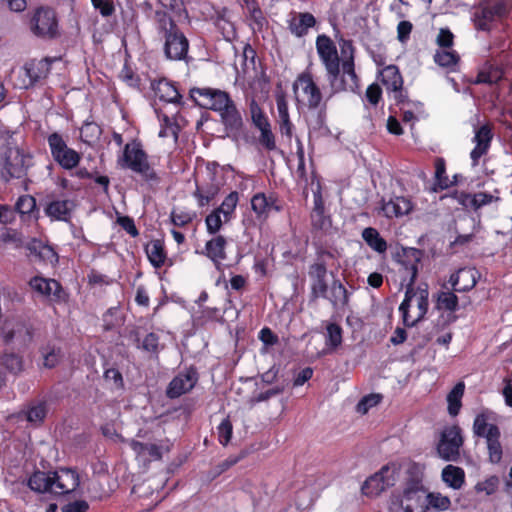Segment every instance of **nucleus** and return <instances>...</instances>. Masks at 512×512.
I'll return each instance as SVG.
<instances>
[{"instance_id":"f257e3e1","label":"nucleus","mask_w":512,"mask_h":512,"mask_svg":"<svg viewBox=\"0 0 512 512\" xmlns=\"http://www.w3.org/2000/svg\"><path fill=\"white\" fill-rule=\"evenodd\" d=\"M316 50L325 67L327 80L333 92L355 91L358 88V77L354 67V47L351 41H341V60L336 45L326 35L317 37Z\"/></svg>"},{"instance_id":"f03ea898","label":"nucleus","mask_w":512,"mask_h":512,"mask_svg":"<svg viewBox=\"0 0 512 512\" xmlns=\"http://www.w3.org/2000/svg\"><path fill=\"white\" fill-rule=\"evenodd\" d=\"M420 252L412 249L405 258L399 261V274L401 286L406 287L405 297L399 306L403 323L407 327H413L420 322L428 312L429 290L427 284L414 287L418 274Z\"/></svg>"},{"instance_id":"7ed1b4c3","label":"nucleus","mask_w":512,"mask_h":512,"mask_svg":"<svg viewBox=\"0 0 512 512\" xmlns=\"http://www.w3.org/2000/svg\"><path fill=\"white\" fill-rule=\"evenodd\" d=\"M191 97L201 107L219 113L223 123L230 129H238L242 118L234 102L225 91L210 87L193 88Z\"/></svg>"},{"instance_id":"20e7f679","label":"nucleus","mask_w":512,"mask_h":512,"mask_svg":"<svg viewBox=\"0 0 512 512\" xmlns=\"http://www.w3.org/2000/svg\"><path fill=\"white\" fill-rule=\"evenodd\" d=\"M78 473L70 468H60L54 472L36 471L28 479V486L38 493L55 495L69 494L79 486Z\"/></svg>"},{"instance_id":"39448f33","label":"nucleus","mask_w":512,"mask_h":512,"mask_svg":"<svg viewBox=\"0 0 512 512\" xmlns=\"http://www.w3.org/2000/svg\"><path fill=\"white\" fill-rule=\"evenodd\" d=\"M157 30L164 40V54L169 60H182L188 53L189 42L174 20L165 12L157 11Z\"/></svg>"},{"instance_id":"423d86ee","label":"nucleus","mask_w":512,"mask_h":512,"mask_svg":"<svg viewBox=\"0 0 512 512\" xmlns=\"http://www.w3.org/2000/svg\"><path fill=\"white\" fill-rule=\"evenodd\" d=\"M118 165L121 168L142 175L146 179L155 178V173L150 167L146 153L140 143L133 141L124 146L122 155L118 158Z\"/></svg>"},{"instance_id":"0eeeda50","label":"nucleus","mask_w":512,"mask_h":512,"mask_svg":"<svg viewBox=\"0 0 512 512\" xmlns=\"http://www.w3.org/2000/svg\"><path fill=\"white\" fill-rule=\"evenodd\" d=\"M293 92L298 104L317 108L322 101V93L309 73L300 74L293 84Z\"/></svg>"},{"instance_id":"6e6552de","label":"nucleus","mask_w":512,"mask_h":512,"mask_svg":"<svg viewBox=\"0 0 512 512\" xmlns=\"http://www.w3.org/2000/svg\"><path fill=\"white\" fill-rule=\"evenodd\" d=\"M511 5L512 0H484L482 6L474 13L475 26L480 30H489L491 23L504 16Z\"/></svg>"},{"instance_id":"1a4fd4ad","label":"nucleus","mask_w":512,"mask_h":512,"mask_svg":"<svg viewBox=\"0 0 512 512\" xmlns=\"http://www.w3.org/2000/svg\"><path fill=\"white\" fill-rule=\"evenodd\" d=\"M30 166V157L17 147H9L4 153L1 175L5 181L22 178Z\"/></svg>"},{"instance_id":"9d476101","label":"nucleus","mask_w":512,"mask_h":512,"mask_svg":"<svg viewBox=\"0 0 512 512\" xmlns=\"http://www.w3.org/2000/svg\"><path fill=\"white\" fill-rule=\"evenodd\" d=\"M463 444L461 429L456 426L444 428L441 433L437 452L446 461H456L460 455V447Z\"/></svg>"},{"instance_id":"9b49d317","label":"nucleus","mask_w":512,"mask_h":512,"mask_svg":"<svg viewBox=\"0 0 512 512\" xmlns=\"http://www.w3.org/2000/svg\"><path fill=\"white\" fill-rule=\"evenodd\" d=\"M2 337L6 344L26 347L34 339V330L23 321L9 320L2 327Z\"/></svg>"},{"instance_id":"f8f14e48","label":"nucleus","mask_w":512,"mask_h":512,"mask_svg":"<svg viewBox=\"0 0 512 512\" xmlns=\"http://www.w3.org/2000/svg\"><path fill=\"white\" fill-rule=\"evenodd\" d=\"M31 288L39 294L48 297L51 301L65 300V293L60 283L54 279L35 276L29 282Z\"/></svg>"},{"instance_id":"ddd939ff","label":"nucleus","mask_w":512,"mask_h":512,"mask_svg":"<svg viewBox=\"0 0 512 512\" xmlns=\"http://www.w3.org/2000/svg\"><path fill=\"white\" fill-rule=\"evenodd\" d=\"M32 23V29L36 35L52 37L56 34L57 22L55 13L51 9H38L33 17Z\"/></svg>"},{"instance_id":"4468645a","label":"nucleus","mask_w":512,"mask_h":512,"mask_svg":"<svg viewBox=\"0 0 512 512\" xmlns=\"http://www.w3.org/2000/svg\"><path fill=\"white\" fill-rule=\"evenodd\" d=\"M197 372L189 369L176 375L167 388V396L169 398H177L189 392L197 383Z\"/></svg>"},{"instance_id":"2eb2a0df","label":"nucleus","mask_w":512,"mask_h":512,"mask_svg":"<svg viewBox=\"0 0 512 512\" xmlns=\"http://www.w3.org/2000/svg\"><path fill=\"white\" fill-rule=\"evenodd\" d=\"M381 209L387 218L402 217L413 210V203L408 197L395 196L384 201Z\"/></svg>"},{"instance_id":"dca6fc26","label":"nucleus","mask_w":512,"mask_h":512,"mask_svg":"<svg viewBox=\"0 0 512 512\" xmlns=\"http://www.w3.org/2000/svg\"><path fill=\"white\" fill-rule=\"evenodd\" d=\"M475 147L470 153V157L472 160V166H476L478 164L479 159L485 155L490 147V143L492 140V133L488 126L484 125L480 127L474 136Z\"/></svg>"},{"instance_id":"f3484780","label":"nucleus","mask_w":512,"mask_h":512,"mask_svg":"<svg viewBox=\"0 0 512 512\" xmlns=\"http://www.w3.org/2000/svg\"><path fill=\"white\" fill-rule=\"evenodd\" d=\"M314 207L311 212L312 226L316 230L326 231L331 226L330 217L325 215L324 202L321 194L320 187L313 192Z\"/></svg>"},{"instance_id":"a211bd4d","label":"nucleus","mask_w":512,"mask_h":512,"mask_svg":"<svg viewBox=\"0 0 512 512\" xmlns=\"http://www.w3.org/2000/svg\"><path fill=\"white\" fill-rule=\"evenodd\" d=\"M316 24L315 17L308 12L290 14L288 20V28L290 32L296 37H303L308 33V30Z\"/></svg>"},{"instance_id":"6ab92c4d","label":"nucleus","mask_w":512,"mask_h":512,"mask_svg":"<svg viewBox=\"0 0 512 512\" xmlns=\"http://www.w3.org/2000/svg\"><path fill=\"white\" fill-rule=\"evenodd\" d=\"M226 245V238L216 234L206 242L202 254L207 256L218 267L226 259Z\"/></svg>"},{"instance_id":"aec40b11","label":"nucleus","mask_w":512,"mask_h":512,"mask_svg":"<svg viewBox=\"0 0 512 512\" xmlns=\"http://www.w3.org/2000/svg\"><path fill=\"white\" fill-rule=\"evenodd\" d=\"M276 106L278 113V125L281 135L286 136L289 140L293 135V124L290 120L288 111V102L284 94H278L276 96Z\"/></svg>"},{"instance_id":"412c9836","label":"nucleus","mask_w":512,"mask_h":512,"mask_svg":"<svg viewBox=\"0 0 512 512\" xmlns=\"http://www.w3.org/2000/svg\"><path fill=\"white\" fill-rule=\"evenodd\" d=\"M426 494L422 484L419 481H413L404 489L401 505L411 504L413 509L417 507L424 509Z\"/></svg>"},{"instance_id":"4be33fe9","label":"nucleus","mask_w":512,"mask_h":512,"mask_svg":"<svg viewBox=\"0 0 512 512\" xmlns=\"http://www.w3.org/2000/svg\"><path fill=\"white\" fill-rule=\"evenodd\" d=\"M28 250L31 257L46 264L54 265L58 262V256L54 249L49 245L43 244L41 241H31L28 245Z\"/></svg>"},{"instance_id":"5701e85b","label":"nucleus","mask_w":512,"mask_h":512,"mask_svg":"<svg viewBox=\"0 0 512 512\" xmlns=\"http://www.w3.org/2000/svg\"><path fill=\"white\" fill-rule=\"evenodd\" d=\"M435 308L446 312H455L458 309V297L446 284L435 295Z\"/></svg>"},{"instance_id":"b1692460","label":"nucleus","mask_w":512,"mask_h":512,"mask_svg":"<svg viewBox=\"0 0 512 512\" xmlns=\"http://www.w3.org/2000/svg\"><path fill=\"white\" fill-rule=\"evenodd\" d=\"M152 88L155 96L158 97L161 101L173 104L180 102L181 95L179 94L176 87L169 81L161 79L157 82H154L152 84Z\"/></svg>"},{"instance_id":"393cba45","label":"nucleus","mask_w":512,"mask_h":512,"mask_svg":"<svg viewBox=\"0 0 512 512\" xmlns=\"http://www.w3.org/2000/svg\"><path fill=\"white\" fill-rule=\"evenodd\" d=\"M441 479L449 488L459 490L465 484V472L462 468L449 464L443 468Z\"/></svg>"},{"instance_id":"a878e982","label":"nucleus","mask_w":512,"mask_h":512,"mask_svg":"<svg viewBox=\"0 0 512 512\" xmlns=\"http://www.w3.org/2000/svg\"><path fill=\"white\" fill-rule=\"evenodd\" d=\"M73 208L74 203L71 200H56L52 201L45 211L51 219L67 221Z\"/></svg>"},{"instance_id":"bb28decb","label":"nucleus","mask_w":512,"mask_h":512,"mask_svg":"<svg viewBox=\"0 0 512 512\" xmlns=\"http://www.w3.org/2000/svg\"><path fill=\"white\" fill-rule=\"evenodd\" d=\"M381 81L387 90L400 93L403 80L398 68L395 65H388L380 72Z\"/></svg>"},{"instance_id":"cd10ccee","label":"nucleus","mask_w":512,"mask_h":512,"mask_svg":"<svg viewBox=\"0 0 512 512\" xmlns=\"http://www.w3.org/2000/svg\"><path fill=\"white\" fill-rule=\"evenodd\" d=\"M362 238L366 244L377 253H385L387 242L380 236V233L372 227H367L362 231Z\"/></svg>"},{"instance_id":"c85d7f7f","label":"nucleus","mask_w":512,"mask_h":512,"mask_svg":"<svg viewBox=\"0 0 512 512\" xmlns=\"http://www.w3.org/2000/svg\"><path fill=\"white\" fill-rule=\"evenodd\" d=\"M251 207L258 217H266L274 208V200L263 193H258L252 197ZM275 209L278 210L277 207Z\"/></svg>"},{"instance_id":"c756f323","label":"nucleus","mask_w":512,"mask_h":512,"mask_svg":"<svg viewBox=\"0 0 512 512\" xmlns=\"http://www.w3.org/2000/svg\"><path fill=\"white\" fill-rule=\"evenodd\" d=\"M500 430L499 428H492L490 436L486 438L487 448L489 452V459L492 463H499L502 458V446L499 441Z\"/></svg>"},{"instance_id":"7c9ffc66","label":"nucleus","mask_w":512,"mask_h":512,"mask_svg":"<svg viewBox=\"0 0 512 512\" xmlns=\"http://www.w3.org/2000/svg\"><path fill=\"white\" fill-rule=\"evenodd\" d=\"M425 502V509H433L435 511H447L451 506L450 498L439 492L427 493Z\"/></svg>"},{"instance_id":"2f4dec72","label":"nucleus","mask_w":512,"mask_h":512,"mask_svg":"<svg viewBox=\"0 0 512 512\" xmlns=\"http://www.w3.org/2000/svg\"><path fill=\"white\" fill-rule=\"evenodd\" d=\"M490 413L488 411H483L479 413L473 422V432L476 436L487 438L490 436V432H492V428H498L494 424L488 423Z\"/></svg>"},{"instance_id":"473e14b6","label":"nucleus","mask_w":512,"mask_h":512,"mask_svg":"<svg viewBox=\"0 0 512 512\" xmlns=\"http://www.w3.org/2000/svg\"><path fill=\"white\" fill-rule=\"evenodd\" d=\"M0 364L12 374H18L24 368L22 356L15 352H4Z\"/></svg>"},{"instance_id":"72a5a7b5","label":"nucleus","mask_w":512,"mask_h":512,"mask_svg":"<svg viewBox=\"0 0 512 512\" xmlns=\"http://www.w3.org/2000/svg\"><path fill=\"white\" fill-rule=\"evenodd\" d=\"M465 385L463 382L457 383L447 396L448 412L451 416L458 415L461 408V399L464 394Z\"/></svg>"},{"instance_id":"f704fd0d","label":"nucleus","mask_w":512,"mask_h":512,"mask_svg":"<svg viewBox=\"0 0 512 512\" xmlns=\"http://www.w3.org/2000/svg\"><path fill=\"white\" fill-rule=\"evenodd\" d=\"M238 202V192L232 191L224 198L220 206L215 209L224 215V220H232L234 218Z\"/></svg>"},{"instance_id":"c9c22d12","label":"nucleus","mask_w":512,"mask_h":512,"mask_svg":"<svg viewBox=\"0 0 512 512\" xmlns=\"http://www.w3.org/2000/svg\"><path fill=\"white\" fill-rule=\"evenodd\" d=\"M146 253L149 261L154 267L159 268L164 264L166 255L163 245L159 240L152 241L148 244L146 247Z\"/></svg>"},{"instance_id":"e433bc0d","label":"nucleus","mask_w":512,"mask_h":512,"mask_svg":"<svg viewBox=\"0 0 512 512\" xmlns=\"http://www.w3.org/2000/svg\"><path fill=\"white\" fill-rule=\"evenodd\" d=\"M387 486L383 482V478L378 473L369 477L362 485V492L364 495L374 497L384 491Z\"/></svg>"},{"instance_id":"4c0bfd02","label":"nucleus","mask_w":512,"mask_h":512,"mask_svg":"<svg viewBox=\"0 0 512 512\" xmlns=\"http://www.w3.org/2000/svg\"><path fill=\"white\" fill-rule=\"evenodd\" d=\"M220 190L219 184H211L209 186H198L194 192V196L198 200V205L204 207L208 205L218 194Z\"/></svg>"},{"instance_id":"58836bf2","label":"nucleus","mask_w":512,"mask_h":512,"mask_svg":"<svg viewBox=\"0 0 512 512\" xmlns=\"http://www.w3.org/2000/svg\"><path fill=\"white\" fill-rule=\"evenodd\" d=\"M230 221L231 220H224V215L216 209L212 210L205 218L207 233L210 235H216L221 230L223 224Z\"/></svg>"},{"instance_id":"ea45409f","label":"nucleus","mask_w":512,"mask_h":512,"mask_svg":"<svg viewBox=\"0 0 512 512\" xmlns=\"http://www.w3.org/2000/svg\"><path fill=\"white\" fill-rule=\"evenodd\" d=\"M435 62L442 67L453 69L459 60V56L455 51L447 49H441L434 55Z\"/></svg>"},{"instance_id":"a19ab883","label":"nucleus","mask_w":512,"mask_h":512,"mask_svg":"<svg viewBox=\"0 0 512 512\" xmlns=\"http://www.w3.org/2000/svg\"><path fill=\"white\" fill-rule=\"evenodd\" d=\"M46 414L47 408L44 402L32 403L25 413L27 421L33 424L41 423L44 420Z\"/></svg>"},{"instance_id":"79ce46f5","label":"nucleus","mask_w":512,"mask_h":512,"mask_svg":"<svg viewBox=\"0 0 512 512\" xmlns=\"http://www.w3.org/2000/svg\"><path fill=\"white\" fill-rule=\"evenodd\" d=\"M479 278V272L475 268H461V284L459 292H466L474 288Z\"/></svg>"},{"instance_id":"37998d69","label":"nucleus","mask_w":512,"mask_h":512,"mask_svg":"<svg viewBox=\"0 0 512 512\" xmlns=\"http://www.w3.org/2000/svg\"><path fill=\"white\" fill-rule=\"evenodd\" d=\"M54 160L64 169H72L76 167L80 161V155L73 149L68 148L56 156Z\"/></svg>"},{"instance_id":"c03bdc74","label":"nucleus","mask_w":512,"mask_h":512,"mask_svg":"<svg viewBox=\"0 0 512 512\" xmlns=\"http://www.w3.org/2000/svg\"><path fill=\"white\" fill-rule=\"evenodd\" d=\"M400 467L396 463H390L377 472L381 475L383 482L387 487L394 486L399 478Z\"/></svg>"},{"instance_id":"a18cd8bd","label":"nucleus","mask_w":512,"mask_h":512,"mask_svg":"<svg viewBox=\"0 0 512 512\" xmlns=\"http://www.w3.org/2000/svg\"><path fill=\"white\" fill-rule=\"evenodd\" d=\"M342 343V329L335 323H330L326 327V345L336 349Z\"/></svg>"},{"instance_id":"49530a36","label":"nucleus","mask_w":512,"mask_h":512,"mask_svg":"<svg viewBox=\"0 0 512 512\" xmlns=\"http://www.w3.org/2000/svg\"><path fill=\"white\" fill-rule=\"evenodd\" d=\"M495 193L496 194H491L488 192L474 193L471 198V206L477 210L483 206L491 204L494 201H499L500 197L498 196V191L495 190Z\"/></svg>"},{"instance_id":"de8ad7c7","label":"nucleus","mask_w":512,"mask_h":512,"mask_svg":"<svg viewBox=\"0 0 512 512\" xmlns=\"http://www.w3.org/2000/svg\"><path fill=\"white\" fill-rule=\"evenodd\" d=\"M500 480L497 476H490L483 481H479L474 486V489L477 493H484L487 496L493 495L498 487Z\"/></svg>"},{"instance_id":"09e8293b","label":"nucleus","mask_w":512,"mask_h":512,"mask_svg":"<svg viewBox=\"0 0 512 512\" xmlns=\"http://www.w3.org/2000/svg\"><path fill=\"white\" fill-rule=\"evenodd\" d=\"M43 365L47 368H53L57 365L60 358V349L55 346L47 345L41 349Z\"/></svg>"},{"instance_id":"8fccbe9b","label":"nucleus","mask_w":512,"mask_h":512,"mask_svg":"<svg viewBox=\"0 0 512 512\" xmlns=\"http://www.w3.org/2000/svg\"><path fill=\"white\" fill-rule=\"evenodd\" d=\"M250 112L252 122L259 130L271 126L268 121V118L255 101H253L250 105Z\"/></svg>"},{"instance_id":"3c124183","label":"nucleus","mask_w":512,"mask_h":512,"mask_svg":"<svg viewBox=\"0 0 512 512\" xmlns=\"http://www.w3.org/2000/svg\"><path fill=\"white\" fill-rule=\"evenodd\" d=\"M47 141L53 158H55L56 156L59 157L60 153L69 148L66 145V142L64 141L63 137L58 133H52L51 135H49Z\"/></svg>"},{"instance_id":"603ef678","label":"nucleus","mask_w":512,"mask_h":512,"mask_svg":"<svg viewBox=\"0 0 512 512\" xmlns=\"http://www.w3.org/2000/svg\"><path fill=\"white\" fill-rule=\"evenodd\" d=\"M36 207L35 199L30 195L20 196L15 204V208L21 215H28L34 211Z\"/></svg>"},{"instance_id":"864d4df0","label":"nucleus","mask_w":512,"mask_h":512,"mask_svg":"<svg viewBox=\"0 0 512 512\" xmlns=\"http://www.w3.org/2000/svg\"><path fill=\"white\" fill-rule=\"evenodd\" d=\"M101 130L95 123H85L80 130L81 138L86 143H91L98 139Z\"/></svg>"},{"instance_id":"5fc2aeb1","label":"nucleus","mask_w":512,"mask_h":512,"mask_svg":"<svg viewBox=\"0 0 512 512\" xmlns=\"http://www.w3.org/2000/svg\"><path fill=\"white\" fill-rule=\"evenodd\" d=\"M382 396L380 394H369L364 396L357 404V412L366 414L370 408L380 403Z\"/></svg>"},{"instance_id":"6e6d98bb","label":"nucleus","mask_w":512,"mask_h":512,"mask_svg":"<svg viewBox=\"0 0 512 512\" xmlns=\"http://www.w3.org/2000/svg\"><path fill=\"white\" fill-rule=\"evenodd\" d=\"M219 442L227 445L232 437L233 427L228 418H225L217 427Z\"/></svg>"},{"instance_id":"4d7b16f0","label":"nucleus","mask_w":512,"mask_h":512,"mask_svg":"<svg viewBox=\"0 0 512 512\" xmlns=\"http://www.w3.org/2000/svg\"><path fill=\"white\" fill-rule=\"evenodd\" d=\"M91 3L103 17H109L115 12L113 0H91Z\"/></svg>"},{"instance_id":"13d9d810","label":"nucleus","mask_w":512,"mask_h":512,"mask_svg":"<svg viewBox=\"0 0 512 512\" xmlns=\"http://www.w3.org/2000/svg\"><path fill=\"white\" fill-rule=\"evenodd\" d=\"M260 131L259 142L268 150L276 149L275 136L272 133L271 126L264 128Z\"/></svg>"},{"instance_id":"bf43d9fd","label":"nucleus","mask_w":512,"mask_h":512,"mask_svg":"<svg viewBox=\"0 0 512 512\" xmlns=\"http://www.w3.org/2000/svg\"><path fill=\"white\" fill-rule=\"evenodd\" d=\"M334 305H345L348 302V292L341 283H334L332 287Z\"/></svg>"},{"instance_id":"052dcab7","label":"nucleus","mask_w":512,"mask_h":512,"mask_svg":"<svg viewBox=\"0 0 512 512\" xmlns=\"http://www.w3.org/2000/svg\"><path fill=\"white\" fill-rule=\"evenodd\" d=\"M104 378L107 382L111 383L117 389L123 387L122 374L116 368L106 369L104 372Z\"/></svg>"},{"instance_id":"680f3d73","label":"nucleus","mask_w":512,"mask_h":512,"mask_svg":"<svg viewBox=\"0 0 512 512\" xmlns=\"http://www.w3.org/2000/svg\"><path fill=\"white\" fill-rule=\"evenodd\" d=\"M194 214L186 211L173 210L171 212V220L176 226H184L193 220Z\"/></svg>"},{"instance_id":"e2e57ef3","label":"nucleus","mask_w":512,"mask_h":512,"mask_svg":"<svg viewBox=\"0 0 512 512\" xmlns=\"http://www.w3.org/2000/svg\"><path fill=\"white\" fill-rule=\"evenodd\" d=\"M501 77H502V72L498 69H492L489 72H486L483 70L478 74L477 81L479 83L492 84V83H496L497 81H499L501 79Z\"/></svg>"},{"instance_id":"0e129e2a","label":"nucleus","mask_w":512,"mask_h":512,"mask_svg":"<svg viewBox=\"0 0 512 512\" xmlns=\"http://www.w3.org/2000/svg\"><path fill=\"white\" fill-rule=\"evenodd\" d=\"M159 345V338L155 333L146 335L142 342V348L148 352H157Z\"/></svg>"},{"instance_id":"69168bd1","label":"nucleus","mask_w":512,"mask_h":512,"mask_svg":"<svg viewBox=\"0 0 512 512\" xmlns=\"http://www.w3.org/2000/svg\"><path fill=\"white\" fill-rule=\"evenodd\" d=\"M437 43L442 49L450 48L453 43V34L448 29H441L437 37Z\"/></svg>"},{"instance_id":"338daca9","label":"nucleus","mask_w":512,"mask_h":512,"mask_svg":"<svg viewBox=\"0 0 512 512\" xmlns=\"http://www.w3.org/2000/svg\"><path fill=\"white\" fill-rule=\"evenodd\" d=\"M118 223L132 237H136L139 234L133 219H131L130 217H120L118 219Z\"/></svg>"},{"instance_id":"774afa93","label":"nucleus","mask_w":512,"mask_h":512,"mask_svg":"<svg viewBox=\"0 0 512 512\" xmlns=\"http://www.w3.org/2000/svg\"><path fill=\"white\" fill-rule=\"evenodd\" d=\"M259 339L267 346L277 343V336L267 327L262 328L259 332Z\"/></svg>"}]
</instances>
